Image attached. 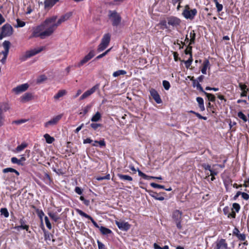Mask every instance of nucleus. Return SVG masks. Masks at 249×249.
Here are the masks:
<instances>
[{
    "instance_id": "obj_1",
    "label": "nucleus",
    "mask_w": 249,
    "mask_h": 249,
    "mask_svg": "<svg viewBox=\"0 0 249 249\" xmlns=\"http://www.w3.org/2000/svg\"><path fill=\"white\" fill-rule=\"evenodd\" d=\"M71 16V13H66L61 16L56 23L55 22L57 19L56 16L47 18L42 24L34 29L32 37H40L41 39H44L47 36H50L59 25L67 20Z\"/></svg>"
},
{
    "instance_id": "obj_2",
    "label": "nucleus",
    "mask_w": 249,
    "mask_h": 249,
    "mask_svg": "<svg viewBox=\"0 0 249 249\" xmlns=\"http://www.w3.org/2000/svg\"><path fill=\"white\" fill-rule=\"evenodd\" d=\"M110 38L111 36L109 33L106 34L103 36L101 42L98 46V52H101L107 47L110 41Z\"/></svg>"
},
{
    "instance_id": "obj_3",
    "label": "nucleus",
    "mask_w": 249,
    "mask_h": 249,
    "mask_svg": "<svg viewBox=\"0 0 249 249\" xmlns=\"http://www.w3.org/2000/svg\"><path fill=\"white\" fill-rule=\"evenodd\" d=\"M13 29L9 24H5L2 26L0 32V39H2L3 37L9 36L13 34Z\"/></svg>"
},
{
    "instance_id": "obj_4",
    "label": "nucleus",
    "mask_w": 249,
    "mask_h": 249,
    "mask_svg": "<svg viewBox=\"0 0 249 249\" xmlns=\"http://www.w3.org/2000/svg\"><path fill=\"white\" fill-rule=\"evenodd\" d=\"M108 17L112 21L113 26L117 27L121 23L122 18L116 11H109Z\"/></svg>"
},
{
    "instance_id": "obj_5",
    "label": "nucleus",
    "mask_w": 249,
    "mask_h": 249,
    "mask_svg": "<svg viewBox=\"0 0 249 249\" xmlns=\"http://www.w3.org/2000/svg\"><path fill=\"white\" fill-rule=\"evenodd\" d=\"M43 47L34 49L26 52L25 53L19 57V60L23 62L26 61L28 58L35 55L43 50Z\"/></svg>"
},
{
    "instance_id": "obj_6",
    "label": "nucleus",
    "mask_w": 249,
    "mask_h": 249,
    "mask_svg": "<svg viewBox=\"0 0 249 249\" xmlns=\"http://www.w3.org/2000/svg\"><path fill=\"white\" fill-rule=\"evenodd\" d=\"M10 45L11 43L8 40H5L2 43V46L4 50L0 53V54H2L3 55V58L1 59V62L2 64H4L5 63L9 53Z\"/></svg>"
},
{
    "instance_id": "obj_7",
    "label": "nucleus",
    "mask_w": 249,
    "mask_h": 249,
    "mask_svg": "<svg viewBox=\"0 0 249 249\" xmlns=\"http://www.w3.org/2000/svg\"><path fill=\"white\" fill-rule=\"evenodd\" d=\"M182 213L179 210L175 211L172 214V218L176 224L177 228L181 230L182 226L181 225V221L182 220Z\"/></svg>"
},
{
    "instance_id": "obj_8",
    "label": "nucleus",
    "mask_w": 249,
    "mask_h": 249,
    "mask_svg": "<svg viewBox=\"0 0 249 249\" xmlns=\"http://www.w3.org/2000/svg\"><path fill=\"white\" fill-rule=\"evenodd\" d=\"M213 246V249H230L225 239L217 240Z\"/></svg>"
},
{
    "instance_id": "obj_9",
    "label": "nucleus",
    "mask_w": 249,
    "mask_h": 249,
    "mask_svg": "<svg viewBox=\"0 0 249 249\" xmlns=\"http://www.w3.org/2000/svg\"><path fill=\"white\" fill-rule=\"evenodd\" d=\"M197 14L196 9H193L191 10L185 9L183 12V16L187 19H193Z\"/></svg>"
},
{
    "instance_id": "obj_10",
    "label": "nucleus",
    "mask_w": 249,
    "mask_h": 249,
    "mask_svg": "<svg viewBox=\"0 0 249 249\" xmlns=\"http://www.w3.org/2000/svg\"><path fill=\"white\" fill-rule=\"evenodd\" d=\"M167 23L169 25L172 26L173 27H177L180 23V20L175 17H170L167 18Z\"/></svg>"
},
{
    "instance_id": "obj_11",
    "label": "nucleus",
    "mask_w": 249,
    "mask_h": 249,
    "mask_svg": "<svg viewBox=\"0 0 249 249\" xmlns=\"http://www.w3.org/2000/svg\"><path fill=\"white\" fill-rule=\"evenodd\" d=\"M95 55L94 51L93 50H91L89 52V53L86 55L83 59H82L80 62L77 64V67H80L84 64L88 62L89 60H90L92 57Z\"/></svg>"
},
{
    "instance_id": "obj_12",
    "label": "nucleus",
    "mask_w": 249,
    "mask_h": 249,
    "mask_svg": "<svg viewBox=\"0 0 249 249\" xmlns=\"http://www.w3.org/2000/svg\"><path fill=\"white\" fill-rule=\"evenodd\" d=\"M76 212L80 214L81 216H83L86 218H88L89 219L91 222L92 223L93 225L97 228H98L99 229V228L100 227L98 225V224L95 221V220L92 218V217H91L90 215H88L86 213L83 212L82 210L77 209H76Z\"/></svg>"
},
{
    "instance_id": "obj_13",
    "label": "nucleus",
    "mask_w": 249,
    "mask_h": 249,
    "mask_svg": "<svg viewBox=\"0 0 249 249\" xmlns=\"http://www.w3.org/2000/svg\"><path fill=\"white\" fill-rule=\"evenodd\" d=\"M76 212L80 214L81 216H83L86 218H88L89 219L91 222L92 223L93 225L97 228H98L99 229V228L100 227L98 225V224L95 221V220L92 218V217H91L90 215H88L86 213L83 212L82 210L77 209H76Z\"/></svg>"
},
{
    "instance_id": "obj_14",
    "label": "nucleus",
    "mask_w": 249,
    "mask_h": 249,
    "mask_svg": "<svg viewBox=\"0 0 249 249\" xmlns=\"http://www.w3.org/2000/svg\"><path fill=\"white\" fill-rule=\"evenodd\" d=\"M99 85L97 84L93 86L90 89L87 90L80 97V100H83L88 97L91 94L93 93L97 89H99Z\"/></svg>"
},
{
    "instance_id": "obj_15",
    "label": "nucleus",
    "mask_w": 249,
    "mask_h": 249,
    "mask_svg": "<svg viewBox=\"0 0 249 249\" xmlns=\"http://www.w3.org/2000/svg\"><path fill=\"white\" fill-rule=\"evenodd\" d=\"M115 224L120 230L123 231H127L130 228V225L127 222L115 221Z\"/></svg>"
},
{
    "instance_id": "obj_16",
    "label": "nucleus",
    "mask_w": 249,
    "mask_h": 249,
    "mask_svg": "<svg viewBox=\"0 0 249 249\" xmlns=\"http://www.w3.org/2000/svg\"><path fill=\"white\" fill-rule=\"evenodd\" d=\"M151 96L157 104H161L162 100L158 91L154 89H151L150 91Z\"/></svg>"
},
{
    "instance_id": "obj_17",
    "label": "nucleus",
    "mask_w": 249,
    "mask_h": 249,
    "mask_svg": "<svg viewBox=\"0 0 249 249\" xmlns=\"http://www.w3.org/2000/svg\"><path fill=\"white\" fill-rule=\"evenodd\" d=\"M62 117V115H58L55 117H54L53 118L51 119L49 121L46 122L44 124V126L45 127H48L50 125H54L57 124V123L58 122V121L61 119Z\"/></svg>"
},
{
    "instance_id": "obj_18",
    "label": "nucleus",
    "mask_w": 249,
    "mask_h": 249,
    "mask_svg": "<svg viewBox=\"0 0 249 249\" xmlns=\"http://www.w3.org/2000/svg\"><path fill=\"white\" fill-rule=\"evenodd\" d=\"M29 88V85L27 83L21 84L14 88L13 90L16 94H19L21 92L26 91Z\"/></svg>"
},
{
    "instance_id": "obj_19",
    "label": "nucleus",
    "mask_w": 249,
    "mask_h": 249,
    "mask_svg": "<svg viewBox=\"0 0 249 249\" xmlns=\"http://www.w3.org/2000/svg\"><path fill=\"white\" fill-rule=\"evenodd\" d=\"M19 222L20 225L15 226L14 229L18 231H19L20 229H23L25 230L26 231H28L29 227L28 225H26V221L24 219V218L22 217L20 219Z\"/></svg>"
},
{
    "instance_id": "obj_20",
    "label": "nucleus",
    "mask_w": 249,
    "mask_h": 249,
    "mask_svg": "<svg viewBox=\"0 0 249 249\" xmlns=\"http://www.w3.org/2000/svg\"><path fill=\"white\" fill-rule=\"evenodd\" d=\"M232 234L236 236L241 241H245L246 239L245 234L240 233L239 230L236 227L233 230Z\"/></svg>"
},
{
    "instance_id": "obj_21",
    "label": "nucleus",
    "mask_w": 249,
    "mask_h": 249,
    "mask_svg": "<svg viewBox=\"0 0 249 249\" xmlns=\"http://www.w3.org/2000/svg\"><path fill=\"white\" fill-rule=\"evenodd\" d=\"M26 160V158L22 156L20 159H17L16 157H12L11 161L12 163L17 164L18 165L23 166L24 165V162Z\"/></svg>"
},
{
    "instance_id": "obj_22",
    "label": "nucleus",
    "mask_w": 249,
    "mask_h": 249,
    "mask_svg": "<svg viewBox=\"0 0 249 249\" xmlns=\"http://www.w3.org/2000/svg\"><path fill=\"white\" fill-rule=\"evenodd\" d=\"M33 98L32 94L31 93H25L20 97V102L25 103L31 100Z\"/></svg>"
},
{
    "instance_id": "obj_23",
    "label": "nucleus",
    "mask_w": 249,
    "mask_h": 249,
    "mask_svg": "<svg viewBox=\"0 0 249 249\" xmlns=\"http://www.w3.org/2000/svg\"><path fill=\"white\" fill-rule=\"evenodd\" d=\"M59 0H45L44 2L45 8L52 7Z\"/></svg>"
},
{
    "instance_id": "obj_24",
    "label": "nucleus",
    "mask_w": 249,
    "mask_h": 249,
    "mask_svg": "<svg viewBox=\"0 0 249 249\" xmlns=\"http://www.w3.org/2000/svg\"><path fill=\"white\" fill-rule=\"evenodd\" d=\"M117 176L119 177L120 179L124 181H126L130 182L132 181L133 180V178L131 176L127 175H123L119 173L117 174Z\"/></svg>"
},
{
    "instance_id": "obj_25",
    "label": "nucleus",
    "mask_w": 249,
    "mask_h": 249,
    "mask_svg": "<svg viewBox=\"0 0 249 249\" xmlns=\"http://www.w3.org/2000/svg\"><path fill=\"white\" fill-rule=\"evenodd\" d=\"M149 195L156 200L162 201L164 199V197L163 196L153 191H150Z\"/></svg>"
},
{
    "instance_id": "obj_26",
    "label": "nucleus",
    "mask_w": 249,
    "mask_h": 249,
    "mask_svg": "<svg viewBox=\"0 0 249 249\" xmlns=\"http://www.w3.org/2000/svg\"><path fill=\"white\" fill-rule=\"evenodd\" d=\"M99 230L101 233L105 235H107L112 233V231L111 230L103 226H100V228H99Z\"/></svg>"
},
{
    "instance_id": "obj_27",
    "label": "nucleus",
    "mask_w": 249,
    "mask_h": 249,
    "mask_svg": "<svg viewBox=\"0 0 249 249\" xmlns=\"http://www.w3.org/2000/svg\"><path fill=\"white\" fill-rule=\"evenodd\" d=\"M210 62L208 59H206L203 63V68L201 69V72L203 74H206V71L208 68H209Z\"/></svg>"
},
{
    "instance_id": "obj_28",
    "label": "nucleus",
    "mask_w": 249,
    "mask_h": 249,
    "mask_svg": "<svg viewBox=\"0 0 249 249\" xmlns=\"http://www.w3.org/2000/svg\"><path fill=\"white\" fill-rule=\"evenodd\" d=\"M197 102L198 104L199 107L201 111L205 110V107L204 105V100L202 98L197 97L196 99Z\"/></svg>"
},
{
    "instance_id": "obj_29",
    "label": "nucleus",
    "mask_w": 249,
    "mask_h": 249,
    "mask_svg": "<svg viewBox=\"0 0 249 249\" xmlns=\"http://www.w3.org/2000/svg\"><path fill=\"white\" fill-rule=\"evenodd\" d=\"M101 114L99 112H97L91 118V121L97 122L101 119Z\"/></svg>"
},
{
    "instance_id": "obj_30",
    "label": "nucleus",
    "mask_w": 249,
    "mask_h": 249,
    "mask_svg": "<svg viewBox=\"0 0 249 249\" xmlns=\"http://www.w3.org/2000/svg\"><path fill=\"white\" fill-rule=\"evenodd\" d=\"M66 94V91L65 90H59L56 94H55L53 98L55 100H58L59 98L63 96Z\"/></svg>"
},
{
    "instance_id": "obj_31",
    "label": "nucleus",
    "mask_w": 249,
    "mask_h": 249,
    "mask_svg": "<svg viewBox=\"0 0 249 249\" xmlns=\"http://www.w3.org/2000/svg\"><path fill=\"white\" fill-rule=\"evenodd\" d=\"M44 137L47 143L49 144L53 143L55 140L54 138L50 136L48 134H45L44 135Z\"/></svg>"
},
{
    "instance_id": "obj_32",
    "label": "nucleus",
    "mask_w": 249,
    "mask_h": 249,
    "mask_svg": "<svg viewBox=\"0 0 249 249\" xmlns=\"http://www.w3.org/2000/svg\"><path fill=\"white\" fill-rule=\"evenodd\" d=\"M190 42L189 45L193 44L195 43V39H196V34L194 32V31H191L190 33Z\"/></svg>"
},
{
    "instance_id": "obj_33",
    "label": "nucleus",
    "mask_w": 249,
    "mask_h": 249,
    "mask_svg": "<svg viewBox=\"0 0 249 249\" xmlns=\"http://www.w3.org/2000/svg\"><path fill=\"white\" fill-rule=\"evenodd\" d=\"M28 146V144L25 142L22 143L20 145L18 146L16 148V151L17 152H19L22 151L24 148H25Z\"/></svg>"
},
{
    "instance_id": "obj_34",
    "label": "nucleus",
    "mask_w": 249,
    "mask_h": 249,
    "mask_svg": "<svg viewBox=\"0 0 249 249\" xmlns=\"http://www.w3.org/2000/svg\"><path fill=\"white\" fill-rule=\"evenodd\" d=\"M48 214L49 216L51 218V219L55 222H57L59 219V217L57 215L56 213L49 212Z\"/></svg>"
},
{
    "instance_id": "obj_35",
    "label": "nucleus",
    "mask_w": 249,
    "mask_h": 249,
    "mask_svg": "<svg viewBox=\"0 0 249 249\" xmlns=\"http://www.w3.org/2000/svg\"><path fill=\"white\" fill-rule=\"evenodd\" d=\"M126 73V71L124 70H120L113 73V76L115 77H118L121 75H124Z\"/></svg>"
},
{
    "instance_id": "obj_36",
    "label": "nucleus",
    "mask_w": 249,
    "mask_h": 249,
    "mask_svg": "<svg viewBox=\"0 0 249 249\" xmlns=\"http://www.w3.org/2000/svg\"><path fill=\"white\" fill-rule=\"evenodd\" d=\"M44 238L46 241H51L53 235L47 231H44Z\"/></svg>"
},
{
    "instance_id": "obj_37",
    "label": "nucleus",
    "mask_w": 249,
    "mask_h": 249,
    "mask_svg": "<svg viewBox=\"0 0 249 249\" xmlns=\"http://www.w3.org/2000/svg\"><path fill=\"white\" fill-rule=\"evenodd\" d=\"M205 95L206 96L210 101L214 102L215 101V97L213 94L205 92Z\"/></svg>"
},
{
    "instance_id": "obj_38",
    "label": "nucleus",
    "mask_w": 249,
    "mask_h": 249,
    "mask_svg": "<svg viewBox=\"0 0 249 249\" xmlns=\"http://www.w3.org/2000/svg\"><path fill=\"white\" fill-rule=\"evenodd\" d=\"M160 25L161 26V29H168L167 20H163L160 21Z\"/></svg>"
},
{
    "instance_id": "obj_39",
    "label": "nucleus",
    "mask_w": 249,
    "mask_h": 249,
    "mask_svg": "<svg viewBox=\"0 0 249 249\" xmlns=\"http://www.w3.org/2000/svg\"><path fill=\"white\" fill-rule=\"evenodd\" d=\"M92 106L91 105H88L86 107H85L83 109V112H80V114H83L84 115L86 114L91 109Z\"/></svg>"
},
{
    "instance_id": "obj_40",
    "label": "nucleus",
    "mask_w": 249,
    "mask_h": 249,
    "mask_svg": "<svg viewBox=\"0 0 249 249\" xmlns=\"http://www.w3.org/2000/svg\"><path fill=\"white\" fill-rule=\"evenodd\" d=\"M0 212L1 213V214L3 215L6 218H7L9 215V212L7 209L5 208H1Z\"/></svg>"
},
{
    "instance_id": "obj_41",
    "label": "nucleus",
    "mask_w": 249,
    "mask_h": 249,
    "mask_svg": "<svg viewBox=\"0 0 249 249\" xmlns=\"http://www.w3.org/2000/svg\"><path fill=\"white\" fill-rule=\"evenodd\" d=\"M192 61H193L192 55H191V56H190L189 58L187 61H184L186 68L188 69L189 68V67L191 66V65L192 63Z\"/></svg>"
},
{
    "instance_id": "obj_42",
    "label": "nucleus",
    "mask_w": 249,
    "mask_h": 249,
    "mask_svg": "<svg viewBox=\"0 0 249 249\" xmlns=\"http://www.w3.org/2000/svg\"><path fill=\"white\" fill-rule=\"evenodd\" d=\"M237 116L242 119L245 122L247 121V118L246 116V115L241 111H240L238 112L237 113Z\"/></svg>"
},
{
    "instance_id": "obj_43",
    "label": "nucleus",
    "mask_w": 249,
    "mask_h": 249,
    "mask_svg": "<svg viewBox=\"0 0 249 249\" xmlns=\"http://www.w3.org/2000/svg\"><path fill=\"white\" fill-rule=\"evenodd\" d=\"M231 182L232 180L230 178L225 179L224 180V184L227 189L231 185Z\"/></svg>"
},
{
    "instance_id": "obj_44",
    "label": "nucleus",
    "mask_w": 249,
    "mask_h": 249,
    "mask_svg": "<svg viewBox=\"0 0 249 249\" xmlns=\"http://www.w3.org/2000/svg\"><path fill=\"white\" fill-rule=\"evenodd\" d=\"M111 50V48L107 50V51H106L104 53H102V54L98 55L95 58V60H98L102 57H103L104 56H105V55H106Z\"/></svg>"
},
{
    "instance_id": "obj_45",
    "label": "nucleus",
    "mask_w": 249,
    "mask_h": 249,
    "mask_svg": "<svg viewBox=\"0 0 249 249\" xmlns=\"http://www.w3.org/2000/svg\"><path fill=\"white\" fill-rule=\"evenodd\" d=\"M162 85H163L164 88L166 90H168L170 88V84L168 81L163 80L162 81Z\"/></svg>"
},
{
    "instance_id": "obj_46",
    "label": "nucleus",
    "mask_w": 249,
    "mask_h": 249,
    "mask_svg": "<svg viewBox=\"0 0 249 249\" xmlns=\"http://www.w3.org/2000/svg\"><path fill=\"white\" fill-rule=\"evenodd\" d=\"M17 25L16 26V27H22L25 25V22L22 21H21L18 18L17 19Z\"/></svg>"
},
{
    "instance_id": "obj_47",
    "label": "nucleus",
    "mask_w": 249,
    "mask_h": 249,
    "mask_svg": "<svg viewBox=\"0 0 249 249\" xmlns=\"http://www.w3.org/2000/svg\"><path fill=\"white\" fill-rule=\"evenodd\" d=\"M191 45H188V46H187V48L185 49V53L186 54H190V55L191 56V55H192V47L190 46Z\"/></svg>"
},
{
    "instance_id": "obj_48",
    "label": "nucleus",
    "mask_w": 249,
    "mask_h": 249,
    "mask_svg": "<svg viewBox=\"0 0 249 249\" xmlns=\"http://www.w3.org/2000/svg\"><path fill=\"white\" fill-rule=\"evenodd\" d=\"M232 209L235 210L236 213H238L240 209V206L238 203H234L232 204Z\"/></svg>"
},
{
    "instance_id": "obj_49",
    "label": "nucleus",
    "mask_w": 249,
    "mask_h": 249,
    "mask_svg": "<svg viewBox=\"0 0 249 249\" xmlns=\"http://www.w3.org/2000/svg\"><path fill=\"white\" fill-rule=\"evenodd\" d=\"M110 175L108 174L105 176L97 177L96 179L99 181H101L104 179L109 180L110 179Z\"/></svg>"
},
{
    "instance_id": "obj_50",
    "label": "nucleus",
    "mask_w": 249,
    "mask_h": 249,
    "mask_svg": "<svg viewBox=\"0 0 249 249\" xmlns=\"http://www.w3.org/2000/svg\"><path fill=\"white\" fill-rule=\"evenodd\" d=\"M150 185L155 188L165 189L163 185H159L154 182L151 183Z\"/></svg>"
},
{
    "instance_id": "obj_51",
    "label": "nucleus",
    "mask_w": 249,
    "mask_h": 249,
    "mask_svg": "<svg viewBox=\"0 0 249 249\" xmlns=\"http://www.w3.org/2000/svg\"><path fill=\"white\" fill-rule=\"evenodd\" d=\"M45 224L46 225L47 227L49 229L51 230L52 229V225L51 223L49 221V218L47 216H45L44 218Z\"/></svg>"
},
{
    "instance_id": "obj_52",
    "label": "nucleus",
    "mask_w": 249,
    "mask_h": 249,
    "mask_svg": "<svg viewBox=\"0 0 249 249\" xmlns=\"http://www.w3.org/2000/svg\"><path fill=\"white\" fill-rule=\"evenodd\" d=\"M90 126L92 128H93L94 130H96L98 127H101L102 124H97V123H91L90 124Z\"/></svg>"
},
{
    "instance_id": "obj_53",
    "label": "nucleus",
    "mask_w": 249,
    "mask_h": 249,
    "mask_svg": "<svg viewBox=\"0 0 249 249\" xmlns=\"http://www.w3.org/2000/svg\"><path fill=\"white\" fill-rule=\"evenodd\" d=\"M80 199L81 201H82L83 202L84 204L86 206H88L89 205V204H90V201H89V200L86 199L84 197V196H81L80 197Z\"/></svg>"
},
{
    "instance_id": "obj_54",
    "label": "nucleus",
    "mask_w": 249,
    "mask_h": 249,
    "mask_svg": "<svg viewBox=\"0 0 249 249\" xmlns=\"http://www.w3.org/2000/svg\"><path fill=\"white\" fill-rule=\"evenodd\" d=\"M44 181L46 184H50L51 180L50 176L46 174L44 177Z\"/></svg>"
},
{
    "instance_id": "obj_55",
    "label": "nucleus",
    "mask_w": 249,
    "mask_h": 249,
    "mask_svg": "<svg viewBox=\"0 0 249 249\" xmlns=\"http://www.w3.org/2000/svg\"><path fill=\"white\" fill-rule=\"evenodd\" d=\"M27 120L25 119H21L18 120H16L13 122V124H21L24 123L26 122Z\"/></svg>"
},
{
    "instance_id": "obj_56",
    "label": "nucleus",
    "mask_w": 249,
    "mask_h": 249,
    "mask_svg": "<svg viewBox=\"0 0 249 249\" xmlns=\"http://www.w3.org/2000/svg\"><path fill=\"white\" fill-rule=\"evenodd\" d=\"M201 166L205 170H209V171H210L212 169L211 165L208 164H206V163H203L201 165Z\"/></svg>"
},
{
    "instance_id": "obj_57",
    "label": "nucleus",
    "mask_w": 249,
    "mask_h": 249,
    "mask_svg": "<svg viewBox=\"0 0 249 249\" xmlns=\"http://www.w3.org/2000/svg\"><path fill=\"white\" fill-rule=\"evenodd\" d=\"M97 242L98 246V249H106L105 245L99 240H98Z\"/></svg>"
},
{
    "instance_id": "obj_58",
    "label": "nucleus",
    "mask_w": 249,
    "mask_h": 249,
    "mask_svg": "<svg viewBox=\"0 0 249 249\" xmlns=\"http://www.w3.org/2000/svg\"><path fill=\"white\" fill-rule=\"evenodd\" d=\"M14 171H15V169L9 167V168H6L3 169L2 171H3V173H8V172L13 173Z\"/></svg>"
},
{
    "instance_id": "obj_59",
    "label": "nucleus",
    "mask_w": 249,
    "mask_h": 249,
    "mask_svg": "<svg viewBox=\"0 0 249 249\" xmlns=\"http://www.w3.org/2000/svg\"><path fill=\"white\" fill-rule=\"evenodd\" d=\"M74 191L76 193L79 195H82L83 193L82 189L79 187H76L75 188Z\"/></svg>"
},
{
    "instance_id": "obj_60",
    "label": "nucleus",
    "mask_w": 249,
    "mask_h": 249,
    "mask_svg": "<svg viewBox=\"0 0 249 249\" xmlns=\"http://www.w3.org/2000/svg\"><path fill=\"white\" fill-rule=\"evenodd\" d=\"M215 6L217 8V12H219L222 10L223 8L222 4H219V3H217L216 4H215Z\"/></svg>"
},
{
    "instance_id": "obj_61",
    "label": "nucleus",
    "mask_w": 249,
    "mask_h": 249,
    "mask_svg": "<svg viewBox=\"0 0 249 249\" xmlns=\"http://www.w3.org/2000/svg\"><path fill=\"white\" fill-rule=\"evenodd\" d=\"M239 87L242 91H247V89H248L246 85L243 84L241 83L239 84Z\"/></svg>"
},
{
    "instance_id": "obj_62",
    "label": "nucleus",
    "mask_w": 249,
    "mask_h": 249,
    "mask_svg": "<svg viewBox=\"0 0 249 249\" xmlns=\"http://www.w3.org/2000/svg\"><path fill=\"white\" fill-rule=\"evenodd\" d=\"M196 87L197 89H198L200 91L202 92L205 94V92H206L203 90L201 85L198 83V81H197V83L196 84Z\"/></svg>"
},
{
    "instance_id": "obj_63",
    "label": "nucleus",
    "mask_w": 249,
    "mask_h": 249,
    "mask_svg": "<svg viewBox=\"0 0 249 249\" xmlns=\"http://www.w3.org/2000/svg\"><path fill=\"white\" fill-rule=\"evenodd\" d=\"M242 197L245 200H248L249 199V195L246 193L241 192Z\"/></svg>"
},
{
    "instance_id": "obj_64",
    "label": "nucleus",
    "mask_w": 249,
    "mask_h": 249,
    "mask_svg": "<svg viewBox=\"0 0 249 249\" xmlns=\"http://www.w3.org/2000/svg\"><path fill=\"white\" fill-rule=\"evenodd\" d=\"M47 78L45 75H41L39 78L37 79V82L38 83H41L44 80H46Z\"/></svg>"
}]
</instances>
